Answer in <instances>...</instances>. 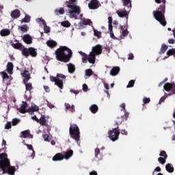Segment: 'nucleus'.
Instances as JSON below:
<instances>
[{"label":"nucleus","mask_w":175,"mask_h":175,"mask_svg":"<svg viewBox=\"0 0 175 175\" xmlns=\"http://www.w3.org/2000/svg\"><path fill=\"white\" fill-rule=\"evenodd\" d=\"M0 169L2 170V174L14 175L16 173V167L10 165V160L8 159V154H0Z\"/></svg>","instance_id":"obj_1"},{"label":"nucleus","mask_w":175,"mask_h":175,"mask_svg":"<svg viewBox=\"0 0 175 175\" xmlns=\"http://www.w3.org/2000/svg\"><path fill=\"white\" fill-rule=\"evenodd\" d=\"M56 59L60 62H69L73 55V52L66 46H60L55 52Z\"/></svg>","instance_id":"obj_2"},{"label":"nucleus","mask_w":175,"mask_h":175,"mask_svg":"<svg viewBox=\"0 0 175 175\" xmlns=\"http://www.w3.org/2000/svg\"><path fill=\"white\" fill-rule=\"evenodd\" d=\"M156 3H161L162 2L163 5H161L157 11H153V16L157 20V21H159L163 27H166V24L167 23L166 22V19L165 18V10L166 5V0H154Z\"/></svg>","instance_id":"obj_3"},{"label":"nucleus","mask_w":175,"mask_h":175,"mask_svg":"<svg viewBox=\"0 0 175 175\" xmlns=\"http://www.w3.org/2000/svg\"><path fill=\"white\" fill-rule=\"evenodd\" d=\"M52 83H55L60 90H64V81L62 80L66 79V76L63 74H57L56 77L50 76L49 77Z\"/></svg>","instance_id":"obj_4"},{"label":"nucleus","mask_w":175,"mask_h":175,"mask_svg":"<svg viewBox=\"0 0 175 175\" xmlns=\"http://www.w3.org/2000/svg\"><path fill=\"white\" fill-rule=\"evenodd\" d=\"M79 53L81 55L82 57V62L83 64H87L88 61L90 64H95L96 61V55L94 53V52H90L89 55H87L83 51H79Z\"/></svg>","instance_id":"obj_5"},{"label":"nucleus","mask_w":175,"mask_h":175,"mask_svg":"<svg viewBox=\"0 0 175 175\" xmlns=\"http://www.w3.org/2000/svg\"><path fill=\"white\" fill-rule=\"evenodd\" d=\"M73 155V151L72 150H69L66 152H64L63 153H57L53 157V161L57 162L58 161H63V159H69Z\"/></svg>","instance_id":"obj_6"},{"label":"nucleus","mask_w":175,"mask_h":175,"mask_svg":"<svg viewBox=\"0 0 175 175\" xmlns=\"http://www.w3.org/2000/svg\"><path fill=\"white\" fill-rule=\"evenodd\" d=\"M66 6L70 9V10L68 12L70 18L77 20V16L81 13V9L76 5L70 4L67 5Z\"/></svg>","instance_id":"obj_7"},{"label":"nucleus","mask_w":175,"mask_h":175,"mask_svg":"<svg viewBox=\"0 0 175 175\" xmlns=\"http://www.w3.org/2000/svg\"><path fill=\"white\" fill-rule=\"evenodd\" d=\"M69 133L72 139L79 142L80 140V129L77 124H72L70 126Z\"/></svg>","instance_id":"obj_8"},{"label":"nucleus","mask_w":175,"mask_h":175,"mask_svg":"<svg viewBox=\"0 0 175 175\" xmlns=\"http://www.w3.org/2000/svg\"><path fill=\"white\" fill-rule=\"evenodd\" d=\"M120 127L118 126L116 128L113 129L112 130L109 131L108 137L112 141L116 142L120 137Z\"/></svg>","instance_id":"obj_9"},{"label":"nucleus","mask_w":175,"mask_h":175,"mask_svg":"<svg viewBox=\"0 0 175 175\" xmlns=\"http://www.w3.org/2000/svg\"><path fill=\"white\" fill-rule=\"evenodd\" d=\"M21 51H22V54L26 58H28L29 55H31V57H36V55H38V53L36 52V50L32 47L25 48V46H23Z\"/></svg>","instance_id":"obj_10"},{"label":"nucleus","mask_w":175,"mask_h":175,"mask_svg":"<svg viewBox=\"0 0 175 175\" xmlns=\"http://www.w3.org/2000/svg\"><path fill=\"white\" fill-rule=\"evenodd\" d=\"M163 88L167 92H169L170 90H172V92L169 93L168 95H174L175 94V84L174 83H167L164 85Z\"/></svg>","instance_id":"obj_11"},{"label":"nucleus","mask_w":175,"mask_h":175,"mask_svg":"<svg viewBox=\"0 0 175 175\" xmlns=\"http://www.w3.org/2000/svg\"><path fill=\"white\" fill-rule=\"evenodd\" d=\"M100 6V3L98 0H91L88 4V8L91 10H95Z\"/></svg>","instance_id":"obj_12"},{"label":"nucleus","mask_w":175,"mask_h":175,"mask_svg":"<svg viewBox=\"0 0 175 175\" xmlns=\"http://www.w3.org/2000/svg\"><path fill=\"white\" fill-rule=\"evenodd\" d=\"M128 10L124 8V10H119L116 11V13L118 14V16H119V17L120 18H124L126 17V21H128V16H129V14L128 13Z\"/></svg>","instance_id":"obj_13"},{"label":"nucleus","mask_w":175,"mask_h":175,"mask_svg":"<svg viewBox=\"0 0 175 175\" xmlns=\"http://www.w3.org/2000/svg\"><path fill=\"white\" fill-rule=\"evenodd\" d=\"M27 107H28V103L25 101H23L21 107H19L18 110L19 113H21V114H25V113H28Z\"/></svg>","instance_id":"obj_14"},{"label":"nucleus","mask_w":175,"mask_h":175,"mask_svg":"<svg viewBox=\"0 0 175 175\" xmlns=\"http://www.w3.org/2000/svg\"><path fill=\"white\" fill-rule=\"evenodd\" d=\"M84 25H92V21L91 19L83 20L79 23V29H83Z\"/></svg>","instance_id":"obj_15"},{"label":"nucleus","mask_w":175,"mask_h":175,"mask_svg":"<svg viewBox=\"0 0 175 175\" xmlns=\"http://www.w3.org/2000/svg\"><path fill=\"white\" fill-rule=\"evenodd\" d=\"M23 77L25 79H23V83H28L29 79H31V74L29 73V70H25L22 73Z\"/></svg>","instance_id":"obj_16"},{"label":"nucleus","mask_w":175,"mask_h":175,"mask_svg":"<svg viewBox=\"0 0 175 175\" xmlns=\"http://www.w3.org/2000/svg\"><path fill=\"white\" fill-rule=\"evenodd\" d=\"M91 53H94L95 55H99V54H102V46L99 44L93 46L92 51Z\"/></svg>","instance_id":"obj_17"},{"label":"nucleus","mask_w":175,"mask_h":175,"mask_svg":"<svg viewBox=\"0 0 175 175\" xmlns=\"http://www.w3.org/2000/svg\"><path fill=\"white\" fill-rule=\"evenodd\" d=\"M22 39L26 44H32V37L29 34H25Z\"/></svg>","instance_id":"obj_18"},{"label":"nucleus","mask_w":175,"mask_h":175,"mask_svg":"<svg viewBox=\"0 0 175 175\" xmlns=\"http://www.w3.org/2000/svg\"><path fill=\"white\" fill-rule=\"evenodd\" d=\"M21 16V12L18 9H16L11 12L12 18H18Z\"/></svg>","instance_id":"obj_19"},{"label":"nucleus","mask_w":175,"mask_h":175,"mask_svg":"<svg viewBox=\"0 0 175 175\" xmlns=\"http://www.w3.org/2000/svg\"><path fill=\"white\" fill-rule=\"evenodd\" d=\"M120 67L115 66L111 70L109 75H111V76H117V75L120 73Z\"/></svg>","instance_id":"obj_20"},{"label":"nucleus","mask_w":175,"mask_h":175,"mask_svg":"<svg viewBox=\"0 0 175 175\" xmlns=\"http://www.w3.org/2000/svg\"><path fill=\"white\" fill-rule=\"evenodd\" d=\"M123 5L125 8H127L129 12H131V9H132V1L131 0H123Z\"/></svg>","instance_id":"obj_21"},{"label":"nucleus","mask_w":175,"mask_h":175,"mask_svg":"<svg viewBox=\"0 0 175 175\" xmlns=\"http://www.w3.org/2000/svg\"><path fill=\"white\" fill-rule=\"evenodd\" d=\"M128 117H129V113L128 112H124V115L123 116H121V121L118 120L116 122V125H118V124H122L124 121H126L128 120Z\"/></svg>","instance_id":"obj_22"},{"label":"nucleus","mask_w":175,"mask_h":175,"mask_svg":"<svg viewBox=\"0 0 175 175\" xmlns=\"http://www.w3.org/2000/svg\"><path fill=\"white\" fill-rule=\"evenodd\" d=\"M21 137H23V139H27V137L32 139L33 136L29 133V131L26 130L21 132Z\"/></svg>","instance_id":"obj_23"},{"label":"nucleus","mask_w":175,"mask_h":175,"mask_svg":"<svg viewBox=\"0 0 175 175\" xmlns=\"http://www.w3.org/2000/svg\"><path fill=\"white\" fill-rule=\"evenodd\" d=\"M12 46L14 47L16 50L22 51L24 49V46L21 42L13 43L12 44Z\"/></svg>","instance_id":"obj_24"},{"label":"nucleus","mask_w":175,"mask_h":175,"mask_svg":"<svg viewBox=\"0 0 175 175\" xmlns=\"http://www.w3.org/2000/svg\"><path fill=\"white\" fill-rule=\"evenodd\" d=\"M39 111V107H38L35 104H32L31 107L28 109V113H31V114H32V113H33L34 111Z\"/></svg>","instance_id":"obj_25"},{"label":"nucleus","mask_w":175,"mask_h":175,"mask_svg":"<svg viewBox=\"0 0 175 175\" xmlns=\"http://www.w3.org/2000/svg\"><path fill=\"white\" fill-rule=\"evenodd\" d=\"M57 42L53 40H50L46 42V45L48 46V47H50L51 49H54V47H57Z\"/></svg>","instance_id":"obj_26"},{"label":"nucleus","mask_w":175,"mask_h":175,"mask_svg":"<svg viewBox=\"0 0 175 175\" xmlns=\"http://www.w3.org/2000/svg\"><path fill=\"white\" fill-rule=\"evenodd\" d=\"M1 36H9L10 35V30L8 29H3L0 31Z\"/></svg>","instance_id":"obj_27"},{"label":"nucleus","mask_w":175,"mask_h":175,"mask_svg":"<svg viewBox=\"0 0 175 175\" xmlns=\"http://www.w3.org/2000/svg\"><path fill=\"white\" fill-rule=\"evenodd\" d=\"M13 63L8 62L7 64V71L9 75H12L13 73Z\"/></svg>","instance_id":"obj_28"},{"label":"nucleus","mask_w":175,"mask_h":175,"mask_svg":"<svg viewBox=\"0 0 175 175\" xmlns=\"http://www.w3.org/2000/svg\"><path fill=\"white\" fill-rule=\"evenodd\" d=\"M165 169L168 172V173H173L174 172V167L171 163H167L165 165Z\"/></svg>","instance_id":"obj_29"},{"label":"nucleus","mask_w":175,"mask_h":175,"mask_svg":"<svg viewBox=\"0 0 175 175\" xmlns=\"http://www.w3.org/2000/svg\"><path fill=\"white\" fill-rule=\"evenodd\" d=\"M68 72L72 74L75 73V71L76 70V67H75V65H73L72 63H70L68 64Z\"/></svg>","instance_id":"obj_30"},{"label":"nucleus","mask_w":175,"mask_h":175,"mask_svg":"<svg viewBox=\"0 0 175 175\" xmlns=\"http://www.w3.org/2000/svg\"><path fill=\"white\" fill-rule=\"evenodd\" d=\"M90 110L93 114H95L98 111V110H99V107H98V105L94 104L91 105V107H90Z\"/></svg>","instance_id":"obj_31"},{"label":"nucleus","mask_w":175,"mask_h":175,"mask_svg":"<svg viewBox=\"0 0 175 175\" xmlns=\"http://www.w3.org/2000/svg\"><path fill=\"white\" fill-rule=\"evenodd\" d=\"M56 16H59V14H65V9L64 8H60L59 9H56L55 10Z\"/></svg>","instance_id":"obj_32"},{"label":"nucleus","mask_w":175,"mask_h":175,"mask_svg":"<svg viewBox=\"0 0 175 175\" xmlns=\"http://www.w3.org/2000/svg\"><path fill=\"white\" fill-rule=\"evenodd\" d=\"M64 106L66 110H70L71 113H75V105L70 106L69 103H65Z\"/></svg>","instance_id":"obj_33"},{"label":"nucleus","mask_w":175,"mask_h":175,"mask_svg":"<svg viewBox=\"0 0 175 175\" xmlns=\"http://www.w3.org/2000/svg\"><path fill=\"white\" fill-rule=\"evenodd\" d=\"M108 27L110 38H111V39H116V36H114V32L113 31V25H108Z\"/></svg>","instance_id":"obj_34"},{"label":"nucleus","mask_w":175,"mask_h":175,"mask_svg":"<svg viewBox=\"0 0 175 175\" xmlns=\"http://www.w3.org/2000/svg\"><path fill=\"white\" fill-rule=\"evenodd\" d=\"M166 50H167V46L166 44H163L161 45V48L160 49V51L159 52V54H165Z\"/></svg>","instance_id":"obj_35"},{"label":"nucleus","mask_w":175,"mask_h":175,"mask_svg":"<svg viewBox=\"0 0 175 175\" xmlns=\"http://www.w3.org/2000/svg\"><path fill=\"white\" fill-rule=\"evenodd\" d=\"M19 29H21V31L22 32H28V30L29 29V27H28V25H23L22 26H19L18 27Z\"/></svg>","instance_id":"obj_36"},{"label":"nucleus","mask_w":175,"mask_h":175,"mask_svg":"<svg viewBox=\"0 0 175 175\" xmlns=\"http://www.w3.org/2000/svg\"><path fill=\"white\" fill-rule=\"evenodd\" d=\"M29 21H31V16L26 14L25 18L21 21V23L23 24V23H29Z\"/></svg>","instance_id":"obj_37"},{"label":"nucleus","mask_w":175,"mask_h":175,"mask_svg":"<svg viewBox=\"0 0 175 175\" xmlns=\"http://www.w3.org/2000/svg\"><path fill=\"white\" fill-rule=\"evenodd\" d=\"M39 124H40V125L44 126L46 125V117L44 116H42L41 118L39 119Z\"/></svg>","instance_id":"obj_38"},{"label":"nucleus","mask_w":175,"mask_h":175,"mask_svg":"<svg viewBox=\"0 0 175 175\" xmlns=\"http://www.w3.org/2000/svg\"><path fill=\"white\" fill-rule=\"evenodd\" d=\"M94 36H96L98 39L102 38V32L94 29Z\"/></svg>","instance_id":"obj_39"},{"label":"nucleus","mask_w":175,"mask_h":175,"mask_svg":"<svg viewBox=\"0 0 175 175\" xmlns=\"http://www.w3.org/2000/svg\"><path fill=\"white\" fill-rule=\"evenodd\" d=\"M167 55H168V57H170V55H174V57H175V49H169L167 51Z\"/></svg>","instance_id":"obj_40"},{"label":"nucleus","mask_w":175,"mask_h":175,"mask_svg":"<svg viewBox=\"0 0 175 175\" xmlns=\"http://www.w3.org/2000/svg\"><path fill=\"white\" fill-rule=\"evenodd\" d=\"M61 25L66 28H69V27H70V23L68 21H65L61 23Z\"/></svg>","instance_id":"obj_41"},{"label":"nucleus","mask_w":175,"mask_h":175,"mask_svg":"<svg viewBox=\"0 0 175 175\" xmlns=\"http://www.w3.org/2000/svg\"><path fill=\"white\" fill-rule=\"evenodd\" d=\"M25 84V88H26V91H31L33 88L32 87V83H24Z\"/></svg>","instance_id":"obj_42"},{"label":"nucleus","mask_w":175,"mask_h":175,"mask_svg":"<svg viewBox=\"0 0 175 175\" xmlns=\"http://www.w3.org/2000/svg\"><path fill=\"white\" fill-rule=\"evenodd\" d=\"M94 73V71H92V69L89 68L85 70V76H88V77H90L92 76Z\"/></svg>","instance_id":"obj_43"},{"label":"nucleus","mask_w":175,"mask_h":175,"mask_svg":"<svg viewBox=\"0 0 175 175\" xmlns=\"http://www.w3.org/2000/svg\"><path fill=\"white\" fill-rule=\"evenodd\" d=\"M0 74L1 76H2L3 80H8L9 75H8V73H6L5 72H1Z\"/></svg>","instance_id":"obj_44"},{"label":"nucleus","mask_w":175,"mask_h":175,"mask_svg":"<svg viewBox=\"0 0 175 175\" xmlns=\"http://www.w3.org/2000/svg\"><path fill=\"white\" fill-rule=\"evenodd\" d=\"M135 85V80H131L126 85V88H132Z\"/></svg>","instance_id":"obj_45"},{"label":"nucleus","mask_w":175,"mask_h":175,"mask_svg":"<svg viewBox=\"0 0 175 175\" xmlns=\"http://www.w3.org/2000/svg\"><path fill=\"white\" fill-rule=\"evenodd\" d=\"M158 161L161 165H165V163H166V159H165V157H159Z\"/></svg>","instance_id":"obj_46"},{"label":"nucleus","mask_w":175,"mask_h":175,"mask_svg":"<svg viewBox=\"0 0 175 175\" xmlns=\"http://www.w3.org/2000/svg\"><path fill=\"white\" fill-rule=\"evenodd\" d=\"M20 122V119L14 118L12 120V124L13 126H16Z\"/></svg>","instance_id":"obj_47"},{"label":"nucleus","mask_w":175,"mask_h":175,"mask_svg":"<svg viewBox=\"0 0 175 175\" xmlns=\"http://www.w3.org/2000/svg\"><path fill=\"white\" fill-rule=\"evenodd\" d=\"M159 156L165 158V159H167V154H166V152L165 150H162L160 152Z\"/></svg>","instance_id":"obj_48"},{"label":"nucleus","mask_w":175,"mask_h":175,"mask_svg":"<svg viewBox=\"0 0 175 175\" xmlns=\"http://www.w3.org/2000/svg\"><path fill=\"white\" fill-rule=\"evenodd\" d=\"M129 34V31H128V29H126L125 30H123L122 31V36H123L124 38H125L126 36H128Z\"/></svg>","instance_id":"obj_49"},{"label":"nucleus","mask_w":175,"mask_h":175,"mask_svg":"<svg viewBox=\"0 0 175 175\" xmlns=\"http://www.w3.org/2000/svg\"><path fill=\"white\" fill-rule=\"evenodd\" d=\"M144 105H147V103H150L151 102V99L150 98L144 97L143 98Z\"/></svg>","instance_id":"obj_50"},{"label":"nucleus","mask_w":175,"mask_h":175,"mask_svg":"<svg viewBox=\"0 0 175 175\" xmlns=\"http://www.w3.org/2000/svg\"><path fill=\"white\" fill-rule=\"evenodd\" d=\"M100 154V148H96L94 150V155L96 158H98V155Z\"/></svg>","instance_id":"obj_51"},{"label":"nucleus","mask_w":175,"mask_h":175,"mask_svg":"<svg viewBox=\"0 0 175 175\" xmlns=\"http://www.w3.org/2000/svg\"><path fill=\"white\" fill-rule=\"evenodd\" d=\"M76 2H77V0H69L68 1H66V4L68 5H75Z\"/></svg>","instance_id":"obj_52"},{"label":"nucleus","mask_w":175,"mask_h":175,"mask_svg":"<svg viewBox=\"0 0 175 175\" xmlns=\"http://www.w3.org/2000/svg\"><path fill=\"white\" fill-rule=\"evenodd\" d=\"M12 129V122H8L5 125V129Z\"/></svg>","instance_id":"obj_53"},{"label":"nucleus","mask_w":175,"mask_h":175,"mask_svg":"<svg viewBox=\"0 0 175 175\" xmlns=\"http://www.w3.org/2000/svg\"><path fill=\"white\" fill-rule=\"evenodd\" d=\"M44 31L45 33H49V32H50V27L47 26V25H46L45 26H44Z\"/></svg>","instance_id":"obj_54"},{"label":"nucleus","mask_w":175,"mask_h":175,"mask_svg":"<svg viewBox=\"0 0 175 175\" xmlns=\"http://www.w3.org/2000/svg\"><path fill=\"white\" fill-rule=\"evenodd\" d=\"M43 138L45 142H50V136L47 134L43 135Z\"/></svg>","instance_id":"obj_55"},{"label":"nucleus","mask_w":175,"mask_h":175,"mask_svg":"<svg viewBox=\"0 0 175 175\" xmlns=\"http://www.w3.org/2000/svg\"><path fill=\"white\" fill-rule=\"evenodd\" d=\"M83 91H85V92L88 91V85H87V84L83 85Z\"/></svg>","instance_id":"obj_56"},{"label":"nucleus","mask_w":175,"mask_h":175,"mask_svg":"<svg viewBox=\"0 0 175 175\" xmlns=\"http://www.w3.org/2000/svg\"><path fill=\"white\" fill-rule=\"evenodd\" d=\"M108 25H113V18L111 16L108 17Z\"/></svg>","instance_id":"obj_57"},{"label":"nucleus","mask_w":175,"mask_h":175,"mask_svg":"<svg viewBox=\"0 0 175 175\" xmlns=\"http://www.w3.org/2000/svg\"><path fill=\"white\" fill-rule=\"evenodd\" d=\"M168 43H170V44H174L175 43V40L173 38H170L168 40Z\"/></svg>","instance_id":"obj_58"},{"label":"nucleus","mask_w":175,"mask_h":175,"mask_svg":"<svg viewBox=\"0 0 175 175\" xmlns=\"http://www.w3.org/2000/svg\"><path fill=\"white\" fill-rule=\"evenodd\" d=\"M25 146H27L28 150H31V151H33V146H32V145H31V144H25Z\"/></svg>","instance_id":"obj_59"},{"label":"nucleus","mask_w":175,"mask_h":175,"mask_svg":"<svg viewBox=\"0 0 175 175\" xmlns=\"http://www.w3.org/2000/svg\"><path fill=\"white\" fill-rule=\"evenodd\" d=\"M44 90L46 91V92H50V88L47 85L44 86Z\"/></svg>","instance_id":"obj_60"},{"label":"nucleus","mask_w":175,"mask_h":175,"mask_svg":"<svg viewBox=\"0 0 175 175\" xmlns=\"http://www.w3.org/2000/svg\"><path fill=\"white\" fill-rule=\"evenodd\" d=\"M121 133H122V135H125V136L128 135V131H125V129H122V130L121 131Z\"/></svg>","instance_id":"obj_61"},{"label":"nucleus","mask_w":175,"mask_h":175,"mask_svg":"<svg viewBox=\"0 0 175 175\" xmlns=\"http://www.w3.org/2000/svg\"><path fill=\"white\" fill-rule=\"evenodd\" d=\"M32 120H34V121H36V122H39V119L36 117V115L31 117Z\"/></svg>","instance_id":"obj_62"},{"label":"nucleus","mask_w":175,"mask_h":175,"mask_svg":"<svg viewBox=\"0 0 175 175\" xmlns=\"http://www.w3.org/2000/svg\"><path fill=\"white\" fill-rule=\"evenodd\" d=\"M133 58H134L133 53H129L128 59H133Z\"/></svg>","instance_id":"obj_63"},{"label":"nucleus","mask_w":175,"mask_h":175,"mask_svg":"<svg viewBox=\"0 0 175 175\" xmlns=\"http://www.w3.org/2000/svg\"><path fill=\"white\" fill-rule=\"evenodd\" d=\"M90 175H98V172H96V171H92L90 172Z\"/></svg>","instance_id":"obj_64"}]
</instances>
